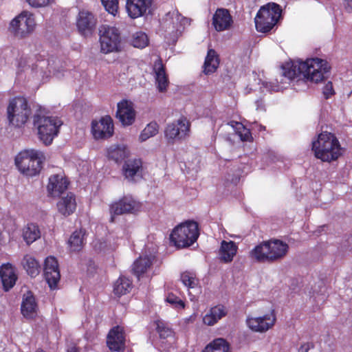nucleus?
I'll use <instances>...</instances> for the list:
<instances>
[{"label":"nucleus","mask_w":352,"mask_h":352,"mask_svg":"<svg viewBox=\"0 0 352 352\" xmlns=\"http://www.w3.org/2000/svg\"><path fill=\"white\" fill-rule=\"evenodd\" d=\"M331 69L328 62L322 58H312L305 61L296 60L287 63L282 67L283 74L280 76V82L276 79L273 82L258 80V84L263 92L279 91L286 88L289 81L296 77L302 76L307 80L318 83L322 81Z\"/></svg>","instance_id":"1"},{"label":"nucleus","mask_w":352,"mask_h":352,"mask_svg":"<svg viewBox=\"0 0 352 352\" xmlns=\"http://www.w3.org/2000/svg\"><path fill=\"white\" fill-rule=\"evenodd\" d=\"M312 151L317 159L324 162L337 160L344 152L336 136L327 131L320 133L312 141Z\"/></svg>","instance_id":"2"},{"label":"nucleus","mask_w":352,"mask_h":352,"mask_svg":"<svg viewBox=\"0 0 352 352\" xmlns=\"http://www.w3.org/2000/svg\"><path fill=\"white\" fill-rule=\"evenodd\" d=\"M43 153L37 150L28 149L21 151L15 157L19 170L28 177L38 175L42 168Z\"/></svg>","instance_id":"3"},{"label":"nucleus","mask_w":352,"mask_h":352,"mask_svg":"<svg viewBox=\"0 0 352 352\" xmlns=\"http://www.w3.org/2000/svg\"><path fill=\"white\" fill-rule=\"evenodd\" d=\"M62 124V120L58 117L34 116V126L37 129L38 138L46 146L52 143Z\"/></svg>","instance_id":"4"},{"label":"nucleus","mask_w":352,"mask_h":352,"mask_svg":"<svg viewBox=\"0 0 352 352\" xmlns=\"http://www.w3.org/2000/svg\"><path fill=\"white\" fill-rule=\"evenodd\" d=\"M31 114V109L25 98L18 96L10 100L7 118L10 125L19 128L24 126Z\"/></svg>","instance_id":"5"},{"label":"nucleus","mask_w":352,"mask_h":352,"mask_svg":"<svg viewBox=\"0 0 352 352\" xmlns=\"http://www.w3.org/2000/svg\"><path fill=\"white\" fill-rule=\"evenodd\" d=\"M281 12L280 6L275 3L262 6L254 19L256 30L263 33L270 32L280 19Z\"/></svg>","instance_id":"6"},{"label":"nucleus","mask_w":352,"mask_h":352,"mask_svg":"<svg viewBox=\"0 0 352 352\" xmlns=\"http://www.w3.org/2000/svg\"><path fill=\"white\" fill-rule=\"evenodd\" d=\"M198 225L188 221L176 226L170 235V241L177 248H186L192 245L199 236Z\"/></svg>","instance_id":"7"},{"label":"nucleus","mask_w":352,"mask_h":352,"mask_svg":"<svg viewBox=\"0 0 352 352\" xmlns=\"http://www.w3.org/2000/svg\"><path fill=\"white\" fill-rule=\"evenodd\" d=\"M36 28L34 15L29 11H23L11 20L9 32L15 38L23 39L32 34Z\"/></svg>","instance_id":"8"},{"label":"nucleus","mask_w":352,"mask_h":352,"mask_svg":"<svg viewBox=\"0 0 352 352\" xmlns=\"http://www.w3.org/2000/svg\"><path fill=\"white\" fill-rule=\"evenodd\" d=\"M190 24L188 19L182 16L177 10L168 12L163 18L161 27L164 36L170 41L175 42L186 26Z\"/></svg>","instance_id":"9"},{"label":"nucleus","mask_w":352,"mask_h":352,"mask_svg":"<svg viewBox=\"0 0 352 352\" xmlns=\"http://www.w3.org/2000/svg\"><path fill=\"white\" fill-rule=\"evenodd\" d=\"M100 51L104 54L118 52L121 48L120 33L118 28L102 25L100 28Z\"/></svg>","instance_id":"10"},{"label":"nucleus","mask_w":352,"mask_h":352,"mask_svg":"<svg viewBox=\"0 0 352 352\" xmlns=\"http://www.w3.org/2000/svg\"><path fill=\"white\" fill-rule=\"evenodd\" d=\"M276 316L274 309L262 316L249 315L245 320L248 328L253 332L264 333L272 329L275 325Z\"/></svg>","instance_id":"11"},{"label":"nucleus","mask_w":352,"mask_h":352,"mask_svg":"<svg viewBox=\"0 0 352 352\" xmlns=\"http://www.w3.org/2000/svg\"><path fill=\"white\" fill-rule=\"evenodd\" d=\"M190 122L186 118L181 117L168 123L164 130V135L168 142L174 143L185 140L190 134Z\"/></svg>","instance_id":"12"},{"label":"nucleus","mask_w":352,"mask_h":352,"mask_svg":"<svg viewBox=\"0 0 352 352\" xmlns=\"http://www.w3.org/2000/svg\"><path fill=\"white\" fill-rule=\"evenodd\" d=\"M36 74L43 78H48L51 74L56 78L60 79L65 76V71L63 69V64L60 60L50 59L48 60H41L34 69Z\"/></svg>","instance_id":"13"},{"label":"nucleus","mask_w":352,"mask_h":352,"mask_svg":"<svg viewBox=\"0 0 352 352\" xmlns=\"http://www.w3.org/2000/svg\"><path fill=\"white\" fill-rule=\"evenodd\" d=\"M140 208L139 203L131 197H124L122 199L113 202L109 206L111 214L110 221H114L115 215H121L128 213H134Z\"/></svg>","instance_id":"14"},{"label":"nucleus","mask_w":352,"mask_h":352,"mask_svg":"<svg viewBox=\"0 0 352 352\" xmlns=\"http://www.w3.org/2000/svg\"><path fill=\"white\" fill-rule=\"evenodd\" d=\"M113 122L109 116L101 117L91 122V133L96 140L109 138L113 135Z\"/></svg>","instance_id":"15"},{"label":"nucleus","mask_w":352,"mask_h":352,"mask_svg":"<svg viewBox=\"0 0 352 352\" xmlns=\"http://www.w3.org/2000/svg\"><path fill=\"white\" fill-rule=\"evenodd\" d=\"M156 252V247L153 245L149 247L148 245H146L145 252L134 262L133 265V270L138 277L150 269L155 258Z\"/></svg>","instance_id":"16"},{"label":"nucleus","mask_w":352,"mask_h":352,"mask_svg":"<svg viewBox=\"0 0 352 352\" xmlns=\"http://www.w3.org/2000/svg\"><path fill=\"white\" fill-rule=\"evenodd\" d=\"M97 24L96 16L89 10L82 9L76 17V26L79 32L85 35H89L94 30Z\"/></svg>","instance_id":"17"},{"label":"nucleus","mask_w":352,"mask_h":352,"mask_svg":"<svg viewBox=\"0 0 352 352\" xmlns=\"http://www.w3.org/2000/svg\"><path fill=\"white\" fill-rule=\"evenodd\" d=\"M44 276L51 289H56L60 275L58 261L54 256L46 258L44 264Z\"/></svg>","instance_id":"18"},{"label":"nucleus","mask_w":352,"mask_h":352,"mask_svg":"<svg viewBox=\"0 0 352 352\" xmlns=\"http://www.w3.org/2000/svg\"><path fill=\"white\" fill-rule=\"evenodd\" d=\"M135 116L133 103L131 101L122 100L118 103L116 117L122 125H131L135 122Z\"/></svg>","instance_id":"19"},{"label":"nucleus","mask_w":352,"mask_h":352,"mask_svg":"<svg viewBox=\"0 0 352 352\" xmlns=\"http://www.w3.org/2000/svg\"><path fill=\"white\" fill-rule=\"evenodd\" d=\"M233 19L228 10L218 8L214 13L212 25L217 32L229 30L233 25Z\"/></svg>","instance_id":"20"},{"label":"nucleus","mask_w":352,"mask_h":352,"mask_svg":"<svg viewBox=\"0 0 352 352\" xmlns=\"http://www.w3.org/2000/svg\"><path fill=\"white\" fill-rule=\"evenodd\" d=\"M142 163L140 159H130L124 162L122 174L125 179L135 182L142 177Z\"/></svg>","instance_id":"21"},{"label":"nucleus","mask_w":352,"mask_h":352,"mask_svg":"<svg viewBox=\"0 0 352 352\" xmlns=\"http://www.w3.org/2000/svg\"><path fill=\"white\" fill-rule=\"evenodd\" d=\"M152 0H126V9L131 19L144 16L151 8Z\"/></svg>","instance_id":"22"},{"label":"nucleus","mask_w":352,"mask_h":352,"mask_svg":"<svg viewBox=\"0 0 352 352\" xmlns=\"http://www.w3.org/2000/svg\"><path fill=\"white\" fill-rule=\"evenodd\" d=\"M21 311L23 317L27 319H33L38 314V303L34 296L30 291L25 293L23 296Z\"/></svg>","instance_id":"23"},{"label":"nucleus","mask_w":352,"mask_h":352,"mask_svg":"<svg viewBox=\"0 0 352 352\" xmlns=\"http://www.w3.org/2000/svg\"><path fill=\"white\" fill-rule=\"evenodd\" d=\"M67 185L68 182L63 174L53 175L49 178L47 193L50 197H57L67 189Z\"/></svg>","instance_id":"24"},{"label":"nucleus","mask_w":352,"mask_h":352,"mask_svg":"<svg viewBox=\"0 0 352 352\" xmlns=\"http://www.w3.org/2000/svg\"><path fill=\"white\" fill-rule=\"evenodd\" d=\"M124 340L123 329L118 326L109 331L107 343L110 350L121 351L124 348Z\"/></svg>","instance_id":"25"},{"label":"nucleus","mask_w":352,"mask_h":352,"mask_svg":"<svg viewBox=\"0 0 352 352\" xmlns=\"http://www.w3.org/2000/svg\"><path fill=\"white\" fill-rule=\"evenodd\" d=\"M267 245L270 261L282 258L287 254L289 249L286 243L278 239L268 241Z\"/></svg>","instance_id":"26"},{"label":"nucleus","mask_w":352,"mask_h":352,"mask_svg":"<svg viewBox=\"0 0 352 352\" xmlns=\"http://www.w3.org/2000/svg\"><path fill=\"white\" fill-rule=\"evenodd\" d=\"M155 84L159 91L164 92L166 90L169 81L165 72V69L160 59H157L153 65Z\"/></svg>","instance_id":"27"},{"label":"nucleus","mask_w":352,"mask_h":352,"mask_svg":"<svg viewBox=\"0 0 352 352\" xmlns=\"http://www.w3.org/2000/svg\"><path fill=\"white\" fill-rule=\"evenodd\" d=\"M76 208V197L71 192L63 196L57 203L58 211L65 217L73 214Z\"/></svg>","instance_id":"28"},{"label":"nucleus","mask_w":352,"mask_h":352,"mask_svg":"<svg viewBox=\"0 0 352 352\" xmlns=\"http://www.w3.org/2000/svg\"><path fill=\"white\" fill-rule=\"evenodd\" d=\"M0 277L4 289L8 291L15 285L16 280L13 266L10 263L3 264L0 267Z\"/></svg>","instance_id":"29"},{"label":"nucleus","mask_w":352,"mask_h":352,"mask_svg":"<svg viewBox=\"0 0 352 352\" xmlns=\"http://www.w3.org/2000/svg\"><path fill=\"white\" fill-rule=\"evenodd\" d=\"M238 245L232 241L223 240L221 243L219 256L221 261L224 263H230L236 256Z\"/></svg>","instance_id":"30"},{"label":"nucleus","mask_w":352,"mask_h":352,"mask_svg":"<svg viewBox=\"0 0 352 352\" xmlns=\"http://www.w3.org/2000/svg\"><path fill=\"white\" fill-rule=\"evenodd\" d=\"M226 314L227 311L223 305L214 306L203 316V322L206 325L213 326Z\"/></svg>","instance_id":"31"},{"label":"nucleus","mask_w":352,"mask_h":352,"mask_svg":"<svg viewBox=\"0 0 352 352\" xmlns=\"http://www.w3.org/2000/svg\"><path fill=\"white\" fill-rule=\"evenodd\" d=\"M249 257L257 262L270 261L267 241L256 245L249 254Z\"/></svg>","instance_id":"32"},{"label":"nucleus","mask_w":352,"mask_h":352,"mask_svg":"<svg viewBox=\"0 0 352 352\" xmlns=\"http://www.w3.org/2000/svg\"><path fill=\"white\" fill-rule=\"evenodd\" d=\"M94 247L98 252L110 254L117 248L118 244L115 241V239L109 236L94 241Z\"/></svg>","instance_id":"33"},{"label":"nucleus","mask_w":352,"mask_h":352,"mask_svg":"<svg viewBox=\"0 0 352 352\" xmlns=\"http://www.w3.org/2000/svg\"><path fill=\"white\" fill-rule=\"evenodd\" d=\"M129 155V151L124 144L112 145L107 149V157L116 162L123 160Z\"/></svg>","instance_id":"34"},{"label":"nucleus","mask_w":352,"mask_h":352,"mask_svg":"<svg viewBox=\"0 0 352 352\" xmlns=\"http://www.w3.org/2000/svg\"><path fill=\"white\" fill-rule=\"evenodd\" d=\"M155 324L160 339L166 340L168 344H172L175 342L174 332L169 325L162 320H157Z\"/></svg>","instance_id":"35"},{"label":"nucleus","mask_w":352,"mask_h":352,"mask_svg":"<svg viewBox=\"0 0 352 352\" xmlns=\"http://www.w3.org/2000/svg\"><path fill=\"white\" fill-rule=\"evenodd\" d=\"M219 65V59L217 52L212 49L208 50L204 65V72L206 74H212L217 70Z\"/></svg>","instance_id":"36"},{"label":"nucleus","mask_w":352,"mask_h":352,"mask_svg":"<svg viewBox=\"0 0 352 352\" xmlns=\"http://www.w3.org/2000/svg\"><path fill=\"white\" fill-rule=\"evenodd\" d=\"M22 236L25 243L30 245L41 237V231L36 224L28 223L23 228Z\"/></svg>","instance_id":"37"},{"label":"nucleus","mask_w":352,"mask_h":352,"mask_svg":"<svg viewBox=\"0 0 352 352\" xmlns=\"http://www.w3.org/2000/svg\"><path fill=\"white\" fill-rule=\"evenodd\" d=\"M22 264L28 275L31 277H36L40 273L41 266L32 256L30 254L24 256Z\"/></svg>","instance_id":"38"},{"label":"nucleus","mask_w":352,"mask_h":352,"mask_svg":"<svg viewBox=\"0 0 352 352\" xmlns=\"http://www.w3.org/2000/svg\"><path fill=\"white\" fill-rule=\"evenodd\" d=\"M85 232L82 230H76L71 235L68 243L71 251H80L84 245Z\"/></svg>","instance_id":"39"},{"label":"nucleus","mask_w":352,"mask_h":352,"mask_svg":"<svg viewBox=\"0 0 352 352\" xmlns=\"http://www.w3.org/2000/svg\"><path fill=\"white\" fill-rule=\"evenodd\" d=\"M230 346L223 338H216L204 348L202 352H229Z\"/></svg>","instance_id":"40"},{"label":"nucleus","mask_w":352,"mask_h":352,"mask_svg":"<svg viewBox=\"0 0 352 352\" xmlns=\"http://www.w3.org/2000/svg\"><path fill=\"white\" fill-rule=\"evenodd\" d=\"M131 289V281L125 276H120L113 286V292L117 296L125 295Z\"/></svg>","instance_id":"41"},{"label":"nucleus","mask_w":352,"mask_h":352,"mask_svg":"<svg viewBox=\"0 0 352 352\" xmlns=\"http://www.w3.org/2000/svg\"><path fill=\"white\" fill-rule=\"evenodd\" d=\"M180 280L188 289L199 290V280L194 272L187 271L182 273Z\"/></svg>","instance_id":"42"},{"label":"nucleus","mask_w":352,"mask_h":352,"mask_svg":"<svg viewBox=\"0 0 352 352\" xmlns=\"http://www.w3.org/2000/svg\"><path fill=\"white\" fill-rule=\"evenodd\" d=\"M228 125L234 129L242 141H250L252 139L250 131L245 128L242 123L231 122Z\"/></svg>","instance_id":"43"},{"label":"nucleus","mask_w":352,"mask_h":352,"mask_svg":"<svg viewBox=\"0 0 352 352\" xmlns=\"http://www.w3.org/2000/svg\"><path fill=\"white\" fill-rule=\"evenodd\" d=\"M130 43L134 47L142 49L148 45L149 41L146 34L140 31L132 35Z\"/></svg>","instance_id":"44"},{"label":"nucleus","mask_w":352,"mask_h":352,"mask_svg":"<svg viewBox=\"0 0 352 352\" xmlns=\"http://www.w3.org/2000/svg\"><path fill=\"white\" fill-rule=\"evenodd\" d=\"M159 131L158 124L152 122L148 124L146 127L141 131L139 135V141L141 142L146 141L150 138L157 135Z\"/></svg>","instance_id":"45"},{"label":"nucleus","mask_w":352,"mask_h":352,"mask_svg":"<svg viewBox=\"0 0 352 352\" xmlns=\"http://www.w3.org/2000/svg\"><path fill=\"white\" fill-rule=\"evenodd\" d=\"M165 300L177 311L184 309L185 308V302L173 294H168Z\"/></svg>","instance_id":"46"},{"label":"nucleus","mask_w":352,"mask_h":352,"mask_svg":"<svg viewBox=\"0 0 352 352\" xmlns=\"http://www.w3.org/2000/svg\"><path fill=\"white\" fill-rule=\"evenodd\" d=\"M105 10L111 14L116 16L118 10V0H101Z\"/></svg>","instance_id":"47"},{"label":"nucleus","mask_w":352,"mask_h":352,"mask_svg":"<svg viewBox=\"0 0 352 352\" xmlns=\"http://www.w3.org/2000/svg\"><path fill=\"white\" fill-rule=\"evenodd\" d=\"M322 93L324 98L327 99L335 94V91L331 82H328L324 85L322 89Z\"/></svg>","instance_id":"48"},{"label":"nucleus","mask_w":352,"mask_h":352,"mask_svg":"<svg viewBox=\"0 0 352 352\" xmlns=\"http://www.w3.org/2000/svg\"><path fill=\"white\" fill-rule=\"evenodd\" d=\"M28 4L34 8H41L47 6L52 0H26Z\"/></svg>","instance_id":"49"},{"label":"nucleus","mask_w":352,"mask_h":352,"mask_svg":"<svg viewBox=\"0 0 352 352\" xmlns=\"http://www.w3.org/2000/svg\"><path fill=\"white\" fill-rule=\"evenodd\" d=\"M313 346L310 342H304L301 344L300 347L298 349L297 352H308L309 350Z\"/></svg>","instance_id":"50"},{"label":"nucleus","mask_w":352,"mask_h":352,"mask_svg":"<svg viewBox=\"0 0 352 352\" xmlns=\"http://www.w3.org/2000/svg\"><path fill=\"white\" fill-rule=\"evenodd\" d=\"M343 6H344V8L347 12H349V13L352 12V4H351V1H349L348 0H344Z\"/></svg>","instance_id":"51"},{"label":"nucleus","mask_w":352,"mask_h":352,"mask_svg":"<svg viewBox=\"0 0 352 352\" xmlns=\"http://www.w3.org/2000/svg\"><path fill=\"white\" fill-rule=\"evenodd\" d=\"M256 109L258 110L260 109H263V102L262 101H256Z\"/></svg>","instance_id":"52"},{"label":"nucleus","mask_w":352,"mask_h":352,"mask_svg":"<svg viewBox=\"0 0 352 352\" xmlns=\"http://www.w3.org/2000/svg\"><path fill=\"white\" fill-rule=\"evenodd\" d=\"M67 352H78V351L76 347L72 346L67 350Z\"/></svg>","instance_id":"53"},{"label":"nucleus","mask_w":352,"mask_h":352,"mask_svg":"<svg viewBox=\"0 0 352 352\" xmlns=\"http://www.w3.org/2000/svg\"><path fill=\"white\" fill-rule=\"evenodd\" d=\"M36 352H45L43 350H37Z\"/></svg>","instance_id":"54"}]
</instances>
